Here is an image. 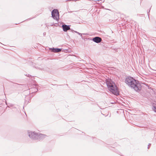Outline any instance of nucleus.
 I'll list each match as a JSON object with an SVG mask.
<instances>
[{
  "label": "nucleus",
  "instance_id": "f257e3e1",
  "mask_svg": "<svg viewBox=\"0 0 156 156\" xmlns=\"http://www.w3.org/2000/svg\"><path fill=\"white\" fill-rule=\"evenodd\" d=\"M106 84L108 89L113 94L116 95L119 94V91L115 83L111 80H108Z\"/></svg>",
  "mask_w": 156,
  "mask_h": 156
},
{
  "label": "nucleus",
  "instance_id": "f03ea898",
  "mask_svg": "<svg viewBox=\"0 0 156 156\" xmlns=\"http://www.w3.org/2000/svg\"><path fill=\"white\" fill-rule=\"evenodd\" d=\"M136 91H139L141 88V84L139 83L138 81L135 80V83L133 84L131 87Z\"/></svg>",
  "mask_w": 156,
  "mask_h": 156
},
{
  "label": "nucleus",
  "instance_id": "7ed1b4c3",
  "mask_svg": "<svg viewBox=\"0 0 156 156\" xmlns=\"http://www.w3.org/2000/svg\"><path fill=\"white\" fill-rule=\"evenodd\" d=\"M135 80L133 78L129 77L127 78L126 80V83L131 87L134 83H135Z\"/></svg>",
  "mask_w": 156,
  "mask_h": 156
},
{
  "label": "nucleus",
  "instance_id": "20e7f679",
  "mask_svg": "<svg viewBox=\"0 0 156 156\" xmlns=\"http://www.w3.org/2000/svg\"><path fill=\"white\" fill-rule=\"evenodd\" d=\"M52 16L55 20H58L59 18V12L57 9H54L52 12Z\"/></svg>",
  "mask_w": 156,
  "mask_h": 156
},
{
  "label": "nucleus",
  "instance_id": "39448f33",
  "mask_svg": "<svg viewBox=\"0 0 156 156\" xmlns=\"http://www.w3.org/2000/svg\"><path fill=\"white\" fill-rule=\"evenodd\" d=\"M93 40L95 42L98 43L101 41V39L99 37H96L93 38Z\"/></svg>",
  "mask_w": 156,
  "mask_h": 156
},
{
  "label": "nucleus",
  "instance_id": "423d86ee",
  "mask_svg": "<svg viewBox=\"0 0 156 156\" xmlns=\"http://www.w3.org/2000/svg\"><path fill=\"white\" fill-rule=\"evenodd\" d=\"M63 30L65 31H66L67 30H70V28L69 26L66 25H64L62 26Z\"/></svg>",
  "mask_w": 156,
  "mask_h": 156
},
{
  "label": "nucleus",
  "instance_id": "0eeeda50",
  "mask_svg": "<svg viewBox=\"0 0 156 156\" xmlns=\"http://www.w3.org/2000/svg\"><path fill=\"white\" fill-rule=\"evenodd\" d=\"M50 49L52 51L55 52H57L61 51V49L58 48H50Z\"/></svg>",
  "mask_w": 156,
  "mask_h": 156
},
{
  "label": "nucleus",
  "instance_id": "6e6552de",
  "mask_svg": "<svg viewBox=\"0 0 156 156\" xmlns=\"http://www.w3.org/2000/svg\"><path fill=\"white\" fill-rule=\"evenodd\" d=\"M45 136L43 134H41L39 135V136H37V139H42V138H44Z\"/></svg>",
  "mask_w": 156,
  "mask_h": 156
},
{
  "label": "nucleus",
  "instance_id": "1a4fd4ad",
  "mask_svg": "<svg viewBox=\"0 0 156 156\" xmlns=\"http://www.w3.org/2000/svg\"><path fill=\"white\" fill-rule=\"evenodd\" d=\"M153 110L156 112V107H154L153 108Z\"/></svg>",
  "mask_w": 156,
  "mask_h": 156
},
{
  "label": "nucleus",
  "instance_id": "9d476101",
  "mask_svg": "<svg viewBox=\"0 0 156 156\" xmlns=\"http://www.w3.org/2000/svg\"><path fill=\"white\" fill-rule=\"evenodd\" d=\"M31 134L33 135L34 136H37V135L35 133H32Z\"/></svg>",
  "mask_w": 156,
  "mask_h": 156
}]
</instances>
